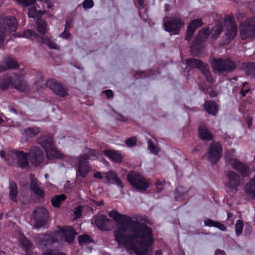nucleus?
<instances>
[{"instance_id":"1","label":"nucleus","mask_w":255,"mask_h":255,"mask_svg":"<svg viewBox=\"0 0 255 255\" xmlns=\"http://www.w3.org/2000/svg\"><path fill=\"white\" fill-rule=\"evenodd\" d=\"M109 216L116 222L114 236L120 247L136 255H147L152 250V229L142 222L130 219L115 210Z\"/></svg>"},{"instance_id":"2","label":"nucleus","mask_w":255,"mask_h":255,"mask_svg":"<svg viewBox=\"0 0 255 255\" xmlns=\"http://www.w3.org/2000/svg\"><path fill=\"white\" fill-rule=\"evenodd\" d=\"M77 233L72 227H64L60 228L57 232L52 234H35L33 235V239L35 244L41 248H47L52 247L54 243L59 241H65L69 244L71 243Z\"/></svg>"},{"instance_id":"3","label":"nucleus","mask_w":255,"mask_h":255,"mask_svg":"<svg viewBox=\"0 0 255 255\" xmlns=\"http://www.w3.org/2000/svg\"><path fill=\"white\" fill-rule=\"evenodd\" d=\"M225 28L226 31L224 36V44H227L237 33V25L232 14L226 16L224 19H220L215 21V26L212 28V38L217 39Z\"/></svg>"},{"instance_id":"4","label":"nucleus","mask_w":255,"mask_h":255,"mask_svg":"<svg viewBox=\"0 0 255 255\" xmlns=\"http://www.w3.org/2000/svg\"><path fill=\"white\" fill-rule=\"evenodd\" d=\"M37 30L41 35H39L32 30H26L22 34V36L25 38L33 39L35 38L39 43H44L49 48L58 49L59 47L51 38L45 35L48 30L47 22L42 19L38 18L36 22Z\"/></svg>"},{"instance_id":"5","label":"nucleus","mask_w":255,"mask_h":255,"mask_svg":"<svg viewBox=\"0 0 255 255\" xmlns=\"http://www.w3.org/2000/svg\"><path fill=\"white\" fill-rule=\"evenodd\" d=\"M163 21L165 30L172 34H178L181 28L184 25V22L178 14H173L170 18L165 17Z\"/></svg>"},{"instance_id":"6","label":"nucleus","mask_w":255,"mask_h":255,"mask_svg":"<svg viewBox=\"0 0 255 255\" xmlns=\"http://www.w3.org/2000/svg\"><path fill=\"white\" fill-rule=\"evenodd\" d=\"M16 27V19L13 16L7 17L0 21V49L4 46V38L7 31H14Z\"/></svg>"},{"instance_id":"7","label":"nucleus","mask_w":255,"mask_h":255,"mask_svg":"<svg viewBox=\"0 0 255 255\" xmlns=\"http://www.w3.org/2000/svg\"><path fill=\"white\" fill-rule=\"evenodd\" d=\"M127 179L130 184L139 190L145 191L149 186L150 183L140 173L131 171L127 175Z\"/></svg>"},{"instance_id":"8","label":"nucleus","mask_w":255,"mask_h":255,"mask_svg":"<svg viewBox=\"0 0 255 255\" xmlns=\"http://www.w3.org/2000/svg\"><path fill=\"white\" fill-rule=\"evenodd\" d=\"M48 213L43 207L36 208L32 212L31 219L35 223L33 228L39 229L43 227L48 222Z\"/></svg>"},{"instance_id":"9","label":"nucleus","mask_w":255,"mask_h":255,"mask_svg":"<svg viewBox=\"0 0 255 255\" xmlns=\"http://www.w3.org/2000/svg\"><path fill=\"white\" fill-rule=\"evenodd\" d=\"M211 64L214 70L220 73L232 71L236 68L235 64L229 59L214 58Z\"/></svg>"},{"instance_id":"10","label":"nucleus","mask_w":255,"mask_h":255,"mask_svg":"<svg viewBox=\"0 0 255 255\" xmlns=\"http://www.w3.org/2000/svg\"><path fill=\"white\" fill-rule=\"evenodd\" d=\"M241 38L246 39L255 36V17L247 19L239 25Z\"/></svg>"},{"instance_id":"11","label":"nucleus","mask_w":255,"mask_h":255,"mask_svg":"<svg viewBox=\"0 0 255 255\" xmlns=\"http://www.w3.org/2000/svg\"><path fill=\"white\" fill-rule=\"evenodd\" d=\"M241 180L240 176L233 171H229L226 174L225 185L229 192L233 195L236 193L238 187L241 185Z\"/></svg>"},{"instance_id":"12","label":"nucleus","mask_w":255,"mask_h":255,"mask_svg":"<svg viewBox=\"0 0 255 255\" xmlns=\"http://www.w3.org/2000/svg\"><path fill=\"white\" fill-rule=\"evenodd\" d=\"M98 152L94 149L86 148L82 156H81V176L84 177L91 169L87 162H82V160L87 159L95 160L97 158Z\"/></svg>"},{"instance_id":"13","label":"nucleus","mask_w":255,"mask_h":255,"mask_svg":"<svg viewBox=\"0 0 255 255\" xmlns=\"http://www.w3.org/2000/svg\"><path fill=\"white\" fill-rule=\"evenodd\" d=\"M230 152L233 153L235 150L232 149ZM229 153V152H226L225 154V158L227 164L230 165L233 168L241 173L243 176H248L250 172L249 167L236 159L230 157Z\"/></svg>"},{"instance_id":"14","label":"nucleus","mask_w":255,"mask_h":255,"mask_svg":"<svg viewBox=\"0 0 255 255\" xmlns=\"http://www.w3.org/2000/svg\"><path fill=\"white\" fill-rule=\"evenodd\" d=\"M186 63L189 67L199 69L208 81L213 82L212 76L207 64L203 63L201 61L194 58L187 60Z\"/></svg>"},{"instance_id":"15","label":"nucleus","mask_w":255,"mask_h":255,"mask_svg":"<svg viewBox=\"0 0 255 255\" xmlns=\"http://www.w3.org/2000/svg\"><path fill=\"white\" fill-rule=\"evenodd\" d=\"M28 156L29 162L34 166H39L44 158L43 152L37 146H33L29 149Z\"/></svg>"},{"instance_id":"16","label":"nucleus","mask_w":255,"mask_h":255,"mask_svg":"<svg viewBox=\"0 0 255 255\" xmlns=\"http://www.w3.org/2000/svg\"><path fill=\"white\" fill-rule=\"evenodd\" d=\"M222 155V147L219 142L213 143L209 147L207 156L213 164H216Z\"/></svg>"},{"instance_id":"17","label":"nucleus","mask_w":255,"mask_h":255,"mask_svg":"<svg viewBox=\"0 0 255 255\" xmlns=\"http://www.w3.org/2000/svg\"><path fill=\"white\" fill-rule=\"evenodd\" d=\"M46 86L48 87L54 94L64 97L67 95L66 88L61 83L58 82L54 79H50L46 81Z\"/></svg>"},{"instance_id":"18","label":"nucleus","mask_w":255,"mask_h":255,"mask_svg":"<svg viewBox=\"0 0 255 255\" xmlns=\"http://www.w3.org/2000/svg\"><path fill=\"white\" fill-rule=\"evenodd\" d=\"M14 79L12 80V86L16 89L25 92L29 90L28 85L26 82L24 80L22 74L14 73Z\"/></svg>"},{"instance_id":"19","label":"nucleus","mask_w":255,"mask_h":255,"mask_svg":"<svg viewBox=\"0 0 255 255\" xmlns=\"http://www.w3.org/2000/svg\"><path fill=\"white\" fill-rule=\"evenodd\" d=\"M12 156L16 160L17 165L24 168L29 166L27 159L28 153H24L23 151L14 150L12 153Z\"/></svg>"},{"instance_id":"20","label":"nucleus","mask_w":255,"mask_h":255,"mask_svg":"<svg viewBox=\"0 0 255 255\" xmlns=\"http://www.w3.org/2000/svg\"><path fill=\"white\" fill-rule=\"evenodd\" d=\"M211 31L208 28H203L199 32L198 36L194 40L191 46V51L193 54H194V50L195 47L199 45L202 41L207 39Z\"/></svg>"},{"instance_id":"21","label":"nucleus","mask_w":255,"mask_h":255,"mask_svg":"<svg viewBox=\"0 0 255 255\" xmlns=\"http://www.w3.org/2000/svg\"><path fill=\"white\" fill-rule=\"evenodd\" d=\"M203 23L201 19H196L191 21L187 30L186 39L189 41L198 27L202 26Z\"/></svg>"},{"instance_id":"22","label":"nucleus","mask_w":255,"mask_h":255,"mask_svg":"<svg viewBox=\"0 0 255 255\" xmlns=\"http://www.w3.org/2000/svg\"><path fill=\"white\" fill-rule=\"evenodd\" d=\"M243 77H238L231 80V82L234 84V82H237L235 83L236 87H238L239 89H241L240 93L242 97H245L247 93H248L250 89L249 87L248 83L247 82L243 81L242 79Z\"/></svg>"},{"instance_id":"23","label":"nucleus","mask_w":255,"mask_h":255,"mask_svg":"<svg viewBox=\"0 0 255 255\" xmlns=\"http://www.w3.org/2000/svg\"><path fill=\"white\" fill-rule=\"evenodd\" d=\"M94 222L99 229L102 231H106L108 229L107 225L111 221L108 219L106 216L101 215L96 216L94 218Z\"/></svg>"},{"instance_id":"24","label":"nucleus","mask_w":255,"mask_h":255,"mask_svg":"<svg viewBox=\"0 0 255 255\" xmlns=\"http://www.w3.org/2000/svg\"><path fill=\"white\" fill-rule=\"evenodd\" d=\"M18 65L17 62L13 59L8 57L4 60L3 62L0 64V72L10 69H17Z\"/></svg>"},{"instance_id":"25","label":"nucleus","mask_w":255,"mask_h":255,"mask_svg":"<svg viewBox=\"0 0 255 255\" xmlns=\"http://www.w3.org/2000/svg\"><path fill=\"white\" fill-rule=\"evenodd\" d=\"M81 250L87 251V252H91L92 249L89 244L94 243L93 240L90 236L88 235L84 234L81 235Z\"/></svg>"},{"instance_id":"26","label":"nucleus","mask_w":255,"mask_h":255,"mask_svg":"<svg viewBox=\"0 0 255 255\" xmlns=\"http://www.w3.org/2000/svg\"><path fill=\"white\" fill-rule=\"evenodd\" d=\"M106 179L109 181H113V183H115L118 187L123 188L124 185L120 179L118 177L115 172L110 171L104 173Z\"/></svg>"},{"instance_id":"27","label":"nucleus","mask_w":255,"mask_h":255,"mask_svg":"<svg viewBox=\"0 0 255 255\" xmlns=\"http://www.w3.org/2000/svg\"><path fill=\"white\" fill-rule=\"evenodd\" d=\"M31 183L30 185V190L35 194L42 197L44 195V192L39 188L37 180L34 178L33 175H30Z\"/></svg>"},{"instance_id":"28","label":"nucleus","mask_w":255,"mask_h":255,"mask_svg":"<svg viewBox=\"0 0 255 255\" xmlns=\"http://www.w3.org/2000/svg\"><path fill=\"white\" fill-rule=\"evenodd\" d=\"M104 153L112 161L115 162H120L122 160V156L119 151L114 150L107 149L104 151Z\"/></svg>"},{"instance_id":"29","label":"nucleus","mask_w":255,"mask_h":255,"mask_svg":"<svg viewBox=\"0 0 255 255\" xmlns=\"http://www.w3.org/2000/svg\"><path fill=\"white\" fill-rule=\"evenodd\" d=\"M37 142L44 149L45 151L53 145L52 138L48 136H44L38 138Z\"/></svg>"},{"instance_id":"30","label":"nucleus","mask_w":255,"mask_h":255,"mask_svg":"<svg viewBox=\"0 0 255 255\" xmlns=\"http://www.w3.org/2000/svg\"><path fill=\"white\" fill-rule=\"evenodd\" d=\"M9 195L11 200L14 202H17V196L18 193L17 186L15 182L11 181L9 182Z\"/></svg>"},{"instance_id":"31","label":"nucleus","mask_w":255,"mask_h":255,"mask_svg":"<svg viewBox=\"0 0 255 255\" xmlns=\"http://www.w3.org/2000/svg\"><path fill=\"white\" fill-rule=\"evenodd\" d=\"M204 108L209 114L215 115L217 113V105L213 101H207L204 104Z\"/></svg>"},{"instance_id":"32","label":"nucleus","mask_w":255,"mask_h":255,"mask_svg":"<svg viewBox=\"0 0 255 255\" xmlns=\"http://www.w3.org/2000/svg\"><path fill=\"white\" fill-rule=\"evenodd\" d=\"M204 224L206 226L214 227L220 229L222 231H225L227 229L224 224L219 222L214 221L210 219H206L204 221Z\"/></svg>"},{"instance_id":"33","label":"nucleus","mask_w":255,"mask_h":255,"mask_svg":"<svg viewBox=\"0 0 255 255\" xmlns=\"http://www.w3.org/2000/svg\"><path fill=\"white\" fill-rule=\"evenodd\" d=\"M45 151L46 153L47 156L48 158H61L63 157L62 154L59 153L58 151L54 147L53 145Z\"/></svg>"},{"instance_id":"34","label":"nucleus","mask_w":255,"mask_h":255,"mask_svg":"<svg viewBox=\"0 0 255 255\" xmlns=\"http://www.w3.org/2000/svg\"><path fill=\"white\" fill-rule=\"evenodd\" d=\"M199 134L200 138L203 140H209L212 138V135L210 132L204 126L199 127Z\"/></svg>"},{"instance_id":"35","label":"nucleus","mask_w":255,"mask_h":255,"mask_svg":"<svg viewBox=\"0 0 255 255\" xmlns=\"http://www.w3.org/2000/svg\"><path fill=\"white\" fill-rule=\"evenodd\" d=\"M187 192L188 191L183 186H178L174 193L175 200H181L183 199Z\"/></svg>"},{"instance_id":"36","label":"nucleus","mask_w":255,"mask_h":255,"mask_svg":"<svg viewBox=\"0 0 255 255\" xmlns=\"http://www.w3.org/2000/svg\"><path fill=\"white\" fill-rule=\"evenodd\" d=\"M40 132L39 128L37 127L28 128L25 129L24 134L27 138H33Z\"/></svg>"},{"instance_id":"37","label":"nucleus","mask_w":255,"mask_h":255,"mask_svg":"<svg viewBox=\"0 0 255 255\" xmlns=\"http://www.w3.org/2000/svg\"><path fill=\"white\" fill-rule=\"evenodd\" d=\"M66 196L64 194L56 195L51 199L52 205L55 207H59L62 201L65 200Z\"/></svg>"},{"instance_id":"38","label":"nucleus","mask_w":255,"mask_h":255,"mask_svg":"<svg viewBox=\"0 0 255 255\" xmlns=\"http://www.w3.org/2000/svg\"><path fill=\"white\" fill-rule=\"evenodd\" d=\"M44 11L42 10L37 11L35 7H31L28 9V15L29 17L35 18L41 16Z\"/></svg>"},{"instance_id":"39","label":"nucleus","mask_w":255,"mask_h":255,"mask_svg":"<svg viewBox=\"0 0 255 255\" xmlns=\"http://www.w3.org/2000/svg\"><path fill=\"white\" fill-rule=\"evenodd\" d=\"M245 70L247 75L255 78V63H247L245 67Z\"/></svg>"},{"instance_id":"40","label":"nucleus","mask_w":255,"mask_h":255,"mask_svg":"<svg viewBox=\"0 0 255 255\" xmlns=\"http://www.w3.org/2000/svg\"><path fill=\"white\" fill-rule=\"evenodd\" d=\"M12 79L11 77H7L3 79V80L0 82V88L1 90H5L7 89L10 85H12Z\"/></svg>"},{"instance_id":"41","label":"nucleus","mask_w":255,"mask_h":255,"mask_svg":"<svg viewBox=\"0 0 255 255\" xmlns=\"http://www.w3.org/2000/svg\"><path fill=\"white\" fill-rule=\"evenodd\" d=\"M35 84L37 89H42L46 85V82H45V80L43 79L41 75L39 74L37 75L36 80L35 81Z\"/></svg>"},{"instance_id":"42","label":"nucleus","mask_w":255,"mask_h":255,"mask_svg":"<svg viewBox=\"0 0 255 255\" xmlns=\"http://www.w3.org/2000/svg\"><path fill=\"white\" fill-rule=\"evenodd\" d=\"M244 222L242 220H238L235 225L236 234L237 236H240L243 231Z\"/></svg>"},{"instance_id":"43","label":"nucleus","mask_w":255,"mask_h":255,"mask_svg":"<svg viewBox=\"0 0 255 255\" xmlns=\"http://www.w3.org/2000/svg\"><path fill=\"white\" fill-rule=\"evenodd\" d=\"M148 149L149 150L150 152L154 154H157L159 152L158 148L150 140H148Z\"/></svg>"},{"instance_id":"44","label":"nucleus","mask_w":255,"mask_h":255,"mask_svg":"<svg viewBox=\"0 0 255 255\" xmlns=\"http://www.w3.org/2000/svg\"><path fill=\"white\" fill-rule=\"evenodd\" d=\"M36 0H16L17 3L23 7H27L34 3Z\"/></svg>"},{"instance_id":"45","label":"nucleus","mask_w":255,"mask_h":255,"mask_svg":"<svg viewBox=\"0 0 255 255\" xmlns=\"http://www.w3.org/2000/svg\"><path fill=\"white\" fill-rule=\"evenodd\" d=\"M20 241L21 244H22L23 247L25 248V250L29 249L32 246V244L25 237L21 238Z\"/></svg>"},{"instance_id":"46","label":"nucleus","mask_w":255,"mask_h":255,"mask_svg":"<svg viewBox=\"0 0 255 255\" xmlns=\"http://www.w3.org/2000/svg\"><path fill=\"white\" fill-rule=\"evenodd\" d=\"M137 140L135 137H132L128 139L126 141V144L128 147L134 146L136 143Z\"/></svg>"},{"instance_id":"47","label":"nucleus","mask_w":255,"mask_h":255,"mask_svg":"<svg viewBox=\"0 0 255 255\" xmlns=\"http://www.w3.org/2000/svg\"><path fill=\"white\" fill-rule=\"evenodd\" d=\"M94 5V2L92 0H85L83 3V7L85 9L92 8Z\"/></svg>"},{"instance_id":"48","label":"nucleus","mask_w":255,"mask_h":255,"mask_svg":"<svg viewBox=\"0 0 255 255\" xmlns=\"http://www.w3.org/2000/svg\"><path fill=\"white\" fill-rule=\"evenodd\" d=\"M45 254V255H66L62 252L52 250H47Z\"/></svg>"},{"instance_id":"49","label":"nucleus","mask_w":255,"mask_h":255,"mask_svg":"<svg viewBox=\"0 0 255 255\" xmlns=\"http://www.w3.org/2000/svg\"><path fill=\"white\" fill-rule=\"evenodd\" d=\"M164 184L165 182L164 181L158 180L156 182V188L158 192L162 191L164 186Z\"/></svg>"},{"instance_id":"50","label":"nucleus","mask_w":255,"mask_h":255,"mask_svg":"<svg viewBox=\"0 0 255 255\" xmlns=\"http://www.w3.org/2000/svg\"><path fill=\"white\" fill-rule=\"evenodd\" d=\"M72 22V19L71 18H67L65 25V28L66 30H69L70 28Z\"/></svg>"},{"instance_id":"51","label":"nucleus","mask_w":255,"mask_h":255,"mask_svg":"<svg viewBox=\"0 0 255 255\" xmlns=\"http://www.w3.org/2000/svg\"><path fill=\"white\" fill-rule=\"evenodd\" d=\"M68 30H66L65 29V30L64 32H63L60 35V37L63 38L67 39L70 36V33L68 31Z\"/></svg>"},{"instance_id":"52","label":"nucleus","mask_w":255,"mask_h":255,"mask_svg":"<svg viewBox=\"0 0 255 255\" xmlns=\"http://www.w3.org/2000/svg\"><path fill=\"white\" fill-rule=\"evenodd\" d=\"M74 213L75 214V217L73 220H75L80 217V206H77L76 208V211H75Z\"/></svg>"},{"instance_id":"53","label":"nucleus","mask_w":255,"mask_h":255,"mask_svg":"<svg viewBox=\"0 0 255 255\" xmlns=\"http://www.w3.org/2000/svg\"><path fill=\"white\" fill-rule=\"evenodd\" d=\"M244 15L243 13L238 12L237 13V18L239 21H242L243 18H244Z\"/></svg>"},{"instance_id":"54","label":"nucleus","mask_w":255,"mask_h":255,"mask_svg":"<svg viewBox=\"0 0 255 255\" xmlns=\"http://www.w3.org/2000/svg\"><path fill=\"white\" fill-rule=\"evenodd\" d=\"M107 95L108 98H110L113 97V92L110 90H107L104 92Z\"/></svg>"},{"instance_id":"55","label":"nucleus","mask_w":255,"mask_h":255,"mask_svg":"<svg viewBox=\"0 0 255 255\" xmlns=\"http://www.w3.org/2000/svg\"><path fill=\"white\" fill-rule=\"evenodd\" d=\"M94 177L96 178H98L100 179L103 178V176H102V174L100 172H97L96 173H95L94 175Z\"/></svg>"},{"instance_id":"56","label":"nucleus","mask_w":255,"mask_h":255,"mask_svg":"<svg viewBox=\"0 0 255 255\" xmlns=\"http://www.w3.org/2000/svg\"><path fill=\"white\" fill-rule=\"evenodd\" d=\"M215 255H226L225 254L224 251L223 250H216L215 252Z\"/></svg>"},{"instance_id":"57","label":"nucleus","mask_w":255,"mask_h":255,"mask_svg":"<svg viewBox=\"0 0 255 255\" xmlns=\"http://www.w3.org/2000/svg\"><path fill=\"white\" fill-rule=\"evenodd\" d=\"M209 95L210 97H215L217 96V92H214V91H212V92H209Z\"/></svg>"},{"instance_id":"58","label":"nucleus","mask_w":255,"mask_h":255,"mask_svg":"<svg viewBox=\"0 0 255 255\" xmlns=\"http://www.w3.org/2000/svg\"><path fill=\"white\" fill-rule=\"evenodd\" d=\"M138 3L141 7H143L144 0H138Z\"/></svg>"},{"instance_id":"59","label":"nucleus","mask_w":255,"mask_h":255,"mask_svg":"<svg viewBox=\"0 0 255 255\" xmlns=\"http://www.w3.org/2000/svg\"><path fill=\"white\" fill-rule=\"evenodd\" d=\"M77 174H80V162L77 164Z\"/></svg>"},{"instance_id":"60","label":"nucleus","mask_w":255,"mask_h":255,"mask_svg":"<svg viewBox=\"0 0 255 255\" xmlns=\"http://www.w3.org/2000/svg\"><path fill=\"white\" fill-rule=\"evenodd\" d=\"M0 154L1 157L4 158L5 157V152L4 151H1L0 152Z\"/></svg>"},{"instance_id":"61","label":"nucleus","mask_w":255,"mask_h":255,"mask_svg":"<svg viewBox=\"0 0 255 255\" xmlns=\"http://www.w3.org/2000/svg\"><path fill=\"white\" fill-rule=\"evenodd\" d=\"M248 127L250 128L252 125V121L251 119H249L248 121Z\"/></svg>"},{"instance_id":"62","label":"nucleus","mask_w":255,"mask_h":255,"mask_svg":"<svg viewBox=\"0 0 255 255\" xmlns=\"http://www.w3.org/2000/svg\"><path fill=\"white\" fill-rule=\"evenodd\" d=\"M155 255H162V253L160 251H157L155 253Z\"/></svg>"},{"instance_id":"63","label":"nucleus","mask_w":255,"mask_h":255,"mask_svg":"<svg viewBox=\"0 0 255 255\" xmlns=\"http://www.w3.org/2000/svg\"><path fill=\"white\" fill-rule=\"evenodd\" d=\"M227 214H228V219H229L233 216L232 214L230 212H228Z\"/></svg>"},{"instance_id":"64","label":"nucleus","mask_w":255,"mask_h":255,"mask_svg":"<svg viewBox=\"0 0 255 255\" xmlns=\"http://www.w3.org/2000/svg\"><path fill=\"white\" fill-rule=\"evenodd\" d=\"M10 111H11V112H13V113H15V114H17V112H16V110H15V109H14V108H11V109H10Z\"/></svg>"}]
</instances>
